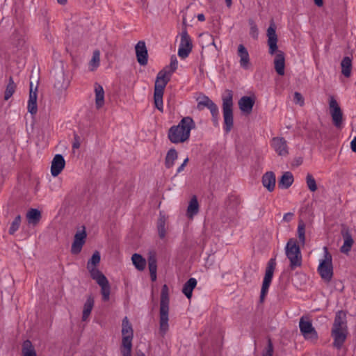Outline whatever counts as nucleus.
Instances as JSON below:
<instances>
[{"label": "nucleus", "mask_w": 356, "mask_h": 356, "mask_svg": "<svg viewBox=\"0 0 356 356\" xmlns=\"http://www.w3.org/2000/svg\"><path fill=\"white\" fill-rule=\"evenodd\" d=\"M195 128V123L192 118L184 117L177 125L171 127L168 137L171 143L177 144L187 141L191 136V130Z\"/></svg>", "instance_id": "1"}, {"label": "nucleus", "mask_w": 356, "mask_h": 356, "mask_svg": "<svg viewBox=\"0 0 356 356\" xmlns=\"http://www.w3.org/2000/svg\"><path fill=\"white\" fill-rule=\"evenodd\" d=\"M268 45L269 47V54H275L274 67L276 72L283 76L285 69V56L283 51L277 49V36L275 28L271 24L267 30Z\"/></svg>", "instance_id": "2"}, {"label": "nucleus", "mask_w": 356, "mask_h": 356, "mask_svg": "<svg viewBox=\"0 0 356 356\" xmlns=\"http://www.w3.org/2000/svg\"><path fill=\"white\" fill-rule=\"evenodd\" d=\"M169 310V289L166 284H164L161 289L159 308V330L163 335L168 330Z\"/></svg>", "instance_id": "3"}, {"label": "nucleus", "mask_w": 356, "mask_h": 356, "mask_svg": "<svg viewBox=\"0 0 356 356\" xmlns=\"http://www.w3.org/2000/svg\"><path fill=\"white\" fill-rule=\"evenodd\" d=\"M222 113L224 119V130L229 133L234 125L233 119V92L226 90L222 95Z\"/></svg>", "instance_id": "4"}, {"label": "nucleus", "mask_w": 356, "mask_h": 356, "mask_svg": "<svg viewBox=\"0 0 356 356\" xmlns=\"http://www.w3.org/2000/svg\"><path fill=\"white\" fill-rule=\"evenodd\" d=\"M285 253L290 261L291 269H295L301 266L302 254L298 242L295 238H291L288 241L285 247Z\"/></svg>", "instance_id": "5"}, {"label": "nucleus", "mask_w": 356, "mask_h": 356, "mask_svg": "<svg viewBox=\"0 0 356 356\" xmlns=\"http://www.w3.org/2000/svg\"><path fill=\"white\" fill-rule=\"evenodd\" d=\"M323 252L324 256L320 260L318 272L324 281L329 282L333 276L332 259L327 247H323Z\"/></svg>", "instance_id": "6"}, {"label": "nucleus", "mask_w": 356, "mask_h": 356, "mask_svg": "<svg viewBox=\"0 0 356 356\" xmlns=\"http://www.w3.org/2000/svg\"><path fill=\"white\" fill-rule=\"evenodd\" d=\"M275 266H276V260L275 258H271L268 262L267 267L266 268L265 275H264L263 283H262L261 294H260V300L261 302L264 301V300L268 293L269 286L270 285V283H271V281H272V279L273 277V273H274V270L275 269Z\"/></svg>", "instance_id": "7"}, {"label": "nucleus", "mask_w": 356, "mask_h": 356, "mask_svg": "<svg viewBox=\"0 0 356 356\" xmlns=\"http://www.w3.org/2000/svg\"><path fill=\"white\" fill-rule=\"evenodd\" d=\"M301 334L306 340L315 341L318 339V334L308 318L302 316L299 322Z\"/></svg>", "instance_id": "8"}, {"label": "nucleus", "mask_w": 356, "mask_h": 356, "mask_svg": "<svg viewBox=\"0 0 356 356\" xmlns=\"http://www.w3.org/2000/svg\"><path fill=\"white\" fill-rule=\"evenodd\" d=\"M193 49L192 40L186 30H183L181 33V40L178 49V56L181 59H185L191 52Z\"/></svg>", "instance_id": "9"}, {"label": "nucleus", "mask_w": 356, "mask_h": 356, "mask_svg": "<svg viewBox=\"0 0 356 356\" xmlns=\"http://www.w3.org/2000/svg\"><path fill=\"white\" fill-rule=\"evenodd\" d=\"M330 113L334 126L339 127L343 122V113L337 102V100L331 97L329 101Z\"/></svg>", "instance_id": "10"}, {"label": "nucleus", "mask_w": 356, "mask_h": 356, "mask_svg": "<svg viewBox=\"0 0 356 356\" xmlns=\"http://www.w3.org/2000/svg\"><path fill=\"white\" fill-rule=\"evenodd\" d=\"M86 236L87 234L85 230V227H83L82 230L79 231L75 234L71 248V252L72 254H77L81 251L82 247L86 242Z\"/></svg>", "instance_id": "11"}, {"label": "nucleus", "mask_w": 356, "mask_h": 356, "mask_svg": "<svg viewBox=\"0 0 356 356\" xmlns=\"http://www.w3.org/2000/svg\"><path fill=\"white\" fill-rule=\"evenodd\" d=\"M101 256L98 251H95L90 259L87 263V269L88 270L91 277L93 279L102 275H104L97 268V266L100 263Z\"/></svg>", "instance_id": "12"}, {"label": "nucleus", "mask_w": 356, "mask_h": 356, "mask_svg": "<svg viewBox=\"0 0 356 356\" xmlns=\"http://www.w3.org/2000/svg\"><path fill=\"white\" fill-rule=\"evenodd\" d=\"M271 145L279 156H286L289 154L286 140L282 137H275L271 140Z\"/></svg>", "instance_id": "13"}, {"label": "nucleus", "mask_w": 356, "mask_h": 356, "mask_svg": "<svg viewBox=\"0 0 356 356\" xmlns=\"http://www.w3.org/2000/svg\"><path fill=\"white\" fill-rule=\"evenodd\" d=\"M171 75L165 70H161L157 76L154 84V92H163L164 89L170 80Z\"/></svg>", "instance_id": "14"}, {"label": "nucleus", "mask_w": 356, "mask_h": 356, "mask_svg": "<svg viewBox=\"0 0 356 356\" xmlns=\"http://www.w3.org/2000/svg\"><path fill=\"white\" fill-rule=\"evenodd\" d=\"M137 61L140 65H146L148 61L147 49L144 41H139L136 47Z\"/></svg>", "instance_id": "15"}, {"label": "nucleus", "mask_w": 356, "mask_h": 356, "mask_svg": "<svg viewBox=\"0 0 356 356\" xmlns=\"http://www.w3.org/2000/svg\"><path fill=\"white\" fill-rule=\"evenodd\" d=\"M122 343H132V339L134 337V331L131 323H129L128 318L125 316L122 320Z\"/></svg>", "instance_id": "16"}, {"label": "nucleus", "mask_w": 356, "mask_h": 356, "mask_svg": "<svg viewBox=\"0 0 356 356\" xmlns=\"http://www.w3.org/2000/svg\"><path fill=\"white\" fill-rule=\"evenodd\" d=\"M94 280L100 286L101 293L104 301H108L110 298L111 287L107 278L104 275H102L93 278Z\"/></svg>", "instance_id": "17"}, {"label": "nucleus", "mask_w": 356, "mask_h": 356, "mask_svg": "<svg viewBox=\"0 0 356 356\" xmlns=\"http://www.w3.org/2000/svg\"><path fill=\"white\" fill-rule=\"evenodd\" d=\"M65 161L61 154H56L51 162V173L53 177L58 176L63 170Z\"/></svg>", "instance_id": "18"}, {"label": "nucleus", "mask_w": 356, "mask_h": 356, "mask_svg": "<svg viewBox=\"0 0 356 356\" xmlns=\"http://www.w3.org/2000/svg\"><path fill=\"white\" fill-rule=\"evenodd\" d=\"M33 83L31 82L30 83V92H29V101H28V106H27V109H28V111L32 114V115H35L36 114L37 111H38V106H37V98H38V95H37V87H35V90H33Z\"/></svg>", "instance_id": "19"}, {"label": "nucleus", "mask_w": 356, "mask_h": 356, "mask_svg": "<svg viewBox=\"0 0 356 356\" xmlns=\"http://www.w3.org/2000/svg\"><path fill=\"white\" fill-rule=\"evenodd\" d=\"M332 329L348 330L346 314L343 311L341 310L337 312Z\"/></svg>", "instance_id": "20"}, {"label": "nucleus", "mask_w": 356, "mask_h": 356, "mask_svg": "<svg viewBox=\"0 0 356 356\" xmlns=\"http://www.w3.org/2000/svg\"><path fill=\"white\" fill-rule=\"evenodd\" d=\"M237 54L240 58V66L244 70L249 69L250 65V56L247 49L244 47V45H238Z\"/></svg>", "instance_id": "21"}, {"label": "nucleus", "mask_w": 356, "mask_h": 356, "mask_svg": "<svg viewBox=\"0 0 356 356\" xmlns=\"http://www.w3.org/2000/svg\"><path fill=\"white\" fill-rule=\"evenodd\" d=\"M347 334L348 330H339L332 329L331 335L334 339V346L338 349L341 348L344 341H346Z\"/></svg>", "instance_id": "22"}, {"label": "nucleus", "mask_w": 356, "mask_h": 356, "mask_svg": "<svg viewBox=\"0 0 356 356\" xmlns=\"http://www.w3.org/2000/svg\"><path fill=\"white\" fill-rule=\"evenodd\" d=\"M262 184L269 191L272 192L274 191L276 183V178L274 172L270 171L266 172L262 176Z\"/></svg>", "instance_id": "23"}, {"label": "nucleus", "mask_w": 356, "mask_h": 356, "mask_svg": "<svg viewBox=\"0 0 356 356\" xmlns=\"http://www.w3.org/2000/svg\"><path fill=\"white\" fill-rule=\"evenodd\" d=\"M254 104V100L250 97L243 96L238 101V106L243 113L250 114Z\"/></svg>", "instance_id": "24"}, {"label": "nucleus", "mask_w": 356, "mask_h": 356, "mask_svg": "<svg viewBox=\"0 0 356 356\" xmlns=\"http://www.w3.org/2000/svg\"><path fill=\"white\" fill-rule=\"evenodd\" d=\"M95 105L97 108H102L104 104V90L103 87L98 84H95Z\"/></svg>", "instance_id": "25"}, {"label": "nucleus", "mask_w": 356, "mask_h": 356, "mask_svg": "<svg viewBox=\"0 0 356 356\" xmlns=\"http://www.w3.org/2000/svg\"><path fill=\"white\" fill-rule=\"evenodd\" d=\"M293 182V176L290 172H285L278 181V186L281 188L286 189L289 188Z\"/></svg>", "instance_id": "26"}, {"label": "nucleus", "mask_w": 356, "mask_h": 356, "mask_svg": "<svg viewBox=\"0 0 356 356\" xmlns=\"http://www.w3.org/2000/svg\"><path fill=\"white\" fill-rule=\"evenodd\" d=\"M94 306V298L90 296L88 297L86 302L83 305V314H82V321H88L90 314L92 312V309Z\"/></svg>", "instance_id": "27"}, {"label": "nucleus", "mask_w": 356, "mask_h": 356, "mask_svg": "<svg viewBox=\"0 0 356 356\" xmlns=\"http://www.w3.org/2000/svg\"><path fill=\"white\" fill-rule=\"evenodd\" d=\"M199 211V204L196 196H193L188 204L186 215L188 218H192Z\"/></svg>", "instance_id": "28"}, {"label": "nucleus", "mask_w": 356, "mask_h": 356, "mask_svg": "<svg viewBox=\"0 0 356 356\" xmlns=\"http://www.w3.org/2000/svg\"><path fill=\"white\" fill-rule=\"evenodd\" d=\"M197 283L196 279L191 277L184 284L182 292L188 299L192 297L193 290L196 286Z\"/></svg>", "instance_id": "29"}, {"label": "nucleus", "mask_w": 356, "mask_h": 356, "mask_svg": "<svg viewBox=\"0 0 356 356\" xmlns=\"http://www.w3.org/2000/svg\"><path fill=\"white\" fill-rule=\"evenodd\" d=\"M178 154L175 149L172 148L168 150L165 160V165L167 168H172L175 161L177 159Z\"/></svg>", "instance_id": "30"}, {"label": "nucleus", "mask_w": 356, "mask_h": 356, "mask_svg": "<svg viewBox=\"0 0 356 356\" xmlns=\"http://www.w3.org/2000/svg\"><path fill=\"white\" fill-rule=\"evenodd\" d=\"M341 73L346 76L349 77L351 74V69H352V60L351 59L346 56L343 58L341 63Z\"/></svg>", "instance_id": "31"}, {"label": "nucleus", "mask_w": 356, "mask_h": 356, "mask_svg": "<svg viewBox=\"0 0 356 356\" xmlns=\"http://www.w3.org/2000/svg\"><path fill=\"white\" fill-rule=\"evenodd\" d=\"M133 264L138 270H143L146 266V260L139 254L135 253L131 257Z\"/></svg>", "instance_id": "32"}, {"label": "nucleus", "mask_w": 356, "mask_h": 356, "mask_svg": "<svg viewBox=\"0 0 356 356\" xmlns=\"http://www.w3.org/2000/svg\"><path fill=\"white\" fill-rule=\"evenodd\" d=\"M22 356H37L36 351L29 340H26L22 344Z\"/></svg>", "instance_id": "33"}, {"label": "nucleus", "mask_w": 356, "mask_h": 356, "mask_svg": "<svg viewBox=\"0 0 356 356\" xmlns=\"http://www.w3.org/2000/svg\"><path fill=\"white\" fill-rule=\"evenodd\" d=\"M40 218L41 213L36 209H31L26 213V218L29 223L35 225L40 221Z\"/></svg>", "instance_id": "34"}, {"label": "nucleus", "mask_w": 356, "mask_h": 356, "mask_svg": "<svg viewBox=\"0 0 356 356\" xmlns=\"http://www.w3.org/2000/svg\"><path fill=\"white\" fill-rule=\"evenodd\" d=\"M344 242L343 245L341 248V252L343 253H348L353 244V239L351 236V235L346 232L343 235Z\"/></svg>", "instance_id": "35"}, {"label": "nucleus", "mask_w": 356, "mask_h": 356, "mask_svg": "<svg viewBox=\"0 0 356 356\" xmlns=\"http://www.w3.org/2000/svg\"><path fill=\"white\" fill-rule=\"evenodd\" d=\"M16 89V85L14 83L13 77H10L8 83L6 86L5 95H4V99L8 100L14 94Z\"/></svg>", "instance_id": "36"}, {"label": "nucleus", "mask_w": 356, "mask_h": 356, "mask_svg": "<svg viewBox=\"0 0 356 356\" xmlns=\"http://www.w3.org/2000/svg\"><path fill=\"white\" fill-rule=\"evenodd\" d=\"M100 63V52L99 50H95L93 52L92 57L90 61L89 67L91 71L95 70Z\"/></svg>", "instance_id": "37"}, {"label": "nucleus", "mask_w": 356, "mask_h": 356, "mask_svg": "<svg viewBox=\"0 0 356 356\" xmlns=\"http://www.w3.org/2000/svg\"><path fill=\"white\" fill-rule=\"evenodd\" d=\"M178 60L175 55L170 57V63L169 65L165 67L163 70H165L168 74L172 75L173 72L177 69Z\"/></svg>", "instance_id": "38"}, {"label": "nucleus", "mask_w": 356, "mask_h": 356, "mask_svg": "<svg viewBox=\"0 0 356 356\" xmlns=\"http://www.w3.org/2000/svg\"><path fill=\"white\" fill-rule=\"evenodd\" d=\"M163 92H154V104L156 108L163 112Z\"/></svg>", "instance_id": "39"}, {"label": "nucleus", "mask_w": 356, "mask_h": 356, "mask_svg": "<svg viewBox=\"0 0 356 356\" xmlns=\"http://www.w3.org/2000/svg\"><path fill=\"white\" fill-rule=\"evenodd\" d=\"M212 102L213 101L210 99L207 96H203L199 98L197 108L198 110L201 111L204 108L209 107Z\"/></svg>", "instance_id": "40"}, {"label": "nucleus", "mask_w": 356, "mask_h": 356, "mask_svg": "<svg viewBox=\"0 0 356 356\" xmlns=\"http://www.w3.org/2000/svg\"><path fill=\"white\" fill-rule=\"evenodd\" d=\"M21 216L19 215L17 216L14 220L12 222L10 227L9 228V234L10 235H13L19 229L21 223Z\"/></svg>", "instance_id": "41"}, {"label": "nucleus", "mask_w": 356, "mask_h": 356, "mask_svg": "<svg viewBox=\"0 0 356 356\" xmlns=\"http://www.w3.org/2000/svg\"><path fill=\"white\" fill-rule=\"evenodd\" d=\"M157 229L159 237L161 238H163L165 236V218L163 216H161L159 218L157 222Z\"/></svg>", "instance_id": "42"}, {"label": "nucleus", "mask_w": 356, "mask_h": 356, "mask_svg": "<svg viewBox=\"0 0 356 356\" xmlns=\"http://www.w3.org/2000/svg\"><path fill=\"white\" fill-rule=\"evenodd\" d=\"M248 23H249L250 28V35H251V37L252 38L257 39L258 35H259V31H258V28H257L256 23L252 19H250L248 20Z\"/></svg>", "instance_id": "43"}, {"label": "nucleus", "mask_w": 356, "mask_h": 356, "mask_svg": "<svg viewBox=\"0 0 356 356\" xmlns=\"http://www.w3.org/2000/svg\"><path fill=\"white\" fill-rule=\"evenodd\" d=\"M148 267L149 273L156 272V258L154 254H150L148 257Z\"/></svg>", "instance_id": "44"}, {"label": "nucleus", "mask_w": 356, "mask_h": 356, "mask_svg": "<svg viewBox=\"0 0 356 356\" xmlns=\"http://www.w3.org/2000/svg\"><path fill=\"white\" fill-rule=\"evenodd\" d=\"M306 182L308 188L312 191L314 192L317 190V186L316 183V180L314 177L311 174H307L306 177Z\"/></svg>", "instance_id": "45"}, {"label": "nucleus", "mask_w": 356, "mask_h": 356, "mask_svg": "<svg viewBox=\"0 0 356 356\" xmlns=\"http://www.w3.org/2000/svg\"><path fill=\"white\" fill-rule=\"evenodd\" d=\"M298 236L300 242L304 245L305 243V226L304 223H299L298 226Z\"/></svg>", "instance_id": "46"}, {"label": "nucleus", "mask_w": 356, "mask_h": 356, "mask_svg": "<svg viewBox=\"0 0 356 356\" xmlns=\"http://www.w3.org/2000/svg\"><path fill=\"white\" fill-rule=\"evenodd\" d=\"M132 343H122L121 353L122 356H131Z\"/></svg>", "instance_id": "47"}, {"label": "nucleus", "mask_w": 356, "mask_h": 356, "mask_svg": "<svg viewBox=\"0 0 356 356\" xmlns=\"http://www.w3.org/2000/svg\"><path fill=\"white\" fill-rule=\"evenodd\" d=\"M207 108L210 110V112L213 118H216L217 117H218V114H219L218 108L217 105L213 102H212L211 104H210L209 106L207 107Z\"/></svg>", "instance_id": "48"}, {"label": "nucleus", "mask_w": 356, "mask_h": 356, "mask_svg": "<svg viewBox=\"0 0 356 356\" xmlns=\"http://www.w3.org/2000/svg\"><path fill=\"white\" fill-rule=\"evenodd\" d=\"M293 102L295 104H299L301 106H303L305 103L302 95L298 92L294 93Z\"/></svg>", "instance_id": "49"}, {"label": "nucleus", "mask_w": 356, "mask_h": 356, "mask_svg": "<svg viewBox=\"0 0 356 356\" xmlns=\"http://www.w3.org/2000/svg\"><path fill=\"white\" fill-rule=\"evenodd\" d=\"M272 354H273V345H272L271 342L269 341L266 352L265 353L264 356H272Z\"/></svg>", "instance_id": "50"}, {"label": "nucleus", "mask_w": 356, "mask_h": 356, "mask_svg": "<svg viewBox=\"0 0 356 356\" xmlns=\"http://www.w3.org/2000/svg\"><path fill=\"white\" fill-rule=\"evenodd\" d=\"M293 214L292 213H286L283 216V220L286 222H289L293 217Z\"/></svg>", "instance_id": "51"}, {"label": "nucleus", "mask_w": 356, "mask_h": 356, "mask_svg": "<svg viewBox=\"0 0 356 356\" xmlns=\"http://www.w3.org/2000/svg\"><path fill=\"white\" fill-rule=\"evenodd\" d=\"M350 148L353 152H356V136L350 142Z\"/></svg>", "instance_id": "52"}, {"label": "nucleus", "mask_w": 356, "mask_h": 356, "mask_svg": "<svg viewBox=\"0 0 356 356\" xmlns=\"http://www.w3.org/2000/svg\"><path fill=\"white\" fill-rule=\"evenodd\" d=\"M197 18L200 22H204L205 20L204 15L202 13L198 14Z\"/></svg>", "instance_id": "53"}, {"label": "nucleus", "mask_w": 356, "mask_h": 356, "mask_svg": "<svg viewBox=\"0 0 356 356\" xmlns=\"http://www.w3.org/2000/svg\"><path fill=\"white\" fill-rule=\"evenodd\" d=\"M151 280L155 281L156 280V272L150 273Z\"/></svg>", "instance_id": "54"}, {"label": "nucleus", "mask_w": 356, "mask_h": 356, "mask_svg": "<svg viewBox=\"0 0 356 356\" xmlns=\"http://www.w3.org/2000/svg\"><path fill=\"white\" fill-rule=\"evenodd\" d=\"M314 1L315 4L319 7L322 6L323 4V0H314Z\"/></svg>", "instance_id": "55"}, {"label": "nucleus", "mask_w": 356, "mask_h": 356, "mask_svg": "<svg viewBox=\"0 0 356 356\" xmlns=\"http://www.w3.org/2000/svg\"><path fill=\"white\" fill-rule=\"evenodd\" d=\"M184 168H185V165L181 164L178 168H177V174H179L181 172H182L184 170Z\"/></svg>", "instance_id": "56"}, {"label": "nucleus", "mask_w": 356, "mask_h": 356, "mask_svg": "<svg viewBox=\"0 0 356 356\" xmlns=\"http://www.w3.org/2000/svg\"><path fill=\"white\" fill-rule=\"evenodd\" d=\"M225 3H226V5L228 8H230L232 6V0H225Z\"/></svg>", "instance_id": "57"}, {"label": "nucleus", "mask_w": 356, "mask_h": 356, "mask_svg": "<svg viewBox=\"0 0 356 356\" xmlns=\"http://www.w3.org/2000/svg\"><path fill=\"white\" fill-rule=\"evenodd\" d=\"M57 1H58L60 4H61V5H64V4H65V3H66L67 0H57Z\"/></svg>", "instance_id": "58"}, {"label": "nucleus", "mask_w": 356, "mask_h": 356, "mask_svg": "<svg viewBox=\"0 0 356 356\" xmlns=\"http://www.w3.org/2000/svg\"><path fill=\"white\" fill-rule=\"evenodd\" d=\"M79 143H74L73 144V148H79Z\"/></svg>", "instance_id": "59"}, {"label": "nucleus", "mask_w": 356, "mask_h": 356, "mask_svg": "<svg viewBox=\"0 0 356 356\" xmlns=\"http://www.w3.org/2000/svg\"><path fill=\"white\" fill-rule=\"evenodd\" d=\"M188 158H186L184 159V162L182 163L183 165H184L185 166L186 165V164L188 163Z\"/></svg>", "instance_id": "60"}, {"label": "nucleus", "mask_w": 356, "mask_h": 356, "mask_svg": "<svg viewBox=\"0 0 356 356\" xmlns=\"http://www.w3.org/2000/svg\"><path fill=\"white\" fill-rule=\"evenodd\" d=\"M213 120L214 123L217 124L218 123V117L216 118H213Z\"/></svg>", "instance_id": "61"}, {"label": "nucleus", "mask_w": 356, "mask_h": 356, "mask_svg": "<svg viewBox=\"0 0 356 356\" xmlns=\"http://www.w3.org/2000/svg\"><path fill=\"white\" fill-rule=\"evenodd\" d=\"M138 356H145L144 353H140V355H138Z\"/></svg>", "instance_id": "62"}]
</instances>
